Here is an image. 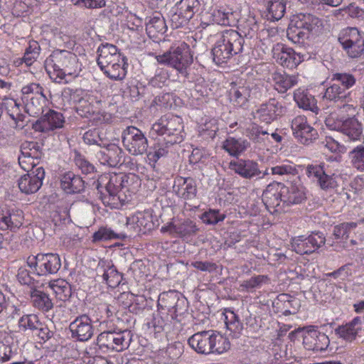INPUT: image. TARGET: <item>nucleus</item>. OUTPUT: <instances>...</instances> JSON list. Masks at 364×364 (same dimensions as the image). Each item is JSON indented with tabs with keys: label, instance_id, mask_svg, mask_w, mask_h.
<instances>
[{
	"label": "nucleus",
	"instance_id": "61",
	"mask_svg": "<svg viewBox=\"0 0 364 364\" xmlns=\"http://www.w3.org/2000/svg\"><path fill=\"white\" fill-rule=\"evenodd\" d=\"M292 249L299 255H310L313 250L308 242V239L304 235H300L293 238L291 241Z\"/></svg>",
	"mask_w": 364,
	"mask_h": 364
},
{
	"label": "nucleus",
	"instance_id": "30",
	"mask_svg": "<svg viewBox=\"0 0 364 364\" xmlns=\"http://www.w3.org/2000/svg\"><path fill=\"white\" fill-rule=\"evenodd\" d=\"M127 224L136 231L146 233L154 227L152 214L149 210L137 211L127 218Z\"/></svg>",
	"mask_w": 364,
	"mask_h": 364
},
{
	"label": "nucleus",
	"instance_id": "18",
	"mask_svg": "<svg viewBox=\"0 0 364 364\" xmlns=\"http://www.w3.org/2000/svg\"><path fill=\"white\" fill-rule=\"evenodd\" d=\"M23 210L18 208H0V230L17 232L24 223Z\"/></svg>",
	"mask_w": 364,
	"mask_h": 364
},
{
	"label": "nucleus",
	"instance_id": "63",
	"mask_svg": "<svg viewBox=\"0 0 364 364\" xmlns=\"http://www.w3.org/2000/svg\"><path fill=\"white\" fill-rule=\"evenodd\" d=\"M353 166L359 171H364V146L358 145L350 154Z\"/></svg>",
	"mask_w": 364,
	"mask_h": 364
},
{
	"label": "nucleus",
	"instance_id": "12",
	"mask_svg": "<svg viewBox=\"0 0 364 364\" xmlns=\"http://www.w3.org/2000/svg\"><path fill=\"white\" fill-rule=\"evenodd\" d=\"M338 41L351 58H359L364 52V35L357 28L348 27L343 29L339 35Z\"/></svg>",
	"mask_w": 364,
	"mask_h": 364
},
{
	"label": "nucleus",
	"instance_id": "39",
	"mask_svg": "<svg viewBox=\"0 0 364 364\" xmlns=\"http://www.w3.org/2000/svg\"><path fill=\"white\" fill-rule=\"evenodd\" d=\"M85 182L80 176L71 171L65 173L60 178V187L67 193H77L84 190Z\"/></svg>",
	"mask_w": 364,
	"mask_h": 364
},
{
	"label": "nucleus",
	"instance_id": "4",
	"mask_svg": "<svg viewBox=\"0 0 364 364\" xmlns=\"http://www.w3.org/2000/svg\"><path fill=\"white\" fill-rule=\"evenodd\" d=\"M244 38L238 31L233 29L225 30L219 36L212 48L213 61L221 65L243 49Z\"/></svg>",
	"mask_w": 364,
	"mask_h": 364
},
{
	"label": "nucleus",
	"instance_id": "5",
	"mask_svg": "<svg viewBox=\"0 0 364 364\" xmlns=\"http://www.w3.org/2000/svg\"><path fill=\"white\" fill-rule=\"evenodd\" d=\"M150 134L162 136L161 141L171 146L179 144L184 139L183 119L171 114H164L152 124Z\"/></svg>",
	"mask_w": 364,
	"mask_h": 364
},
{
	"label": "nucleus",
	"instance_id": "2",
	"mask_svg": "<svg viewBox=\"0 0 364 364\" xmlns=\"http://www.w3.org/2000/svg\"><path fill=\"white\" fill-rule=\"evenodd\" d=\"M97 63L102 73L112 80L120 81L127 76V58L113 44L106 43L99 46Z\"/></svg>",
	"mask_w": 364,
	"mask_h": 364
},
{
	"label": "nucleus",
	"instance_id": "35",
	"mask_svg": "<svg viewBox=\"0 0 364 364\" xmlns=\"http://www.w3.org/2000/svg\"><path fill=\"white\" fill-rule=\"evenodd\" d=\"M362 329V319L360 316L354 317L346 324L339 326L336 329V334L346 341H354Z\"/></svg>",
	"mask_w": 364,
	"mask_h": 364
},
{
	"label": "nucleus",
	"instance_id": "11",
	"mask_svg": "<svg viewBox=\"0 0 364 364\" xmlns=\"http://www.w3.org/2000/svg\"><path fill=\"white\" fill-rule=\"evenodd\" d=\"M130 332L127 331H107L100 333L97 338V344L100 349L122 352L130 345Z\"/></svg>",
	"mask_w": 364,
	"mask_h": 364
},
{
	"label": "nucleus",
	"instance_id": "19",
	"mask_svg": "<svg viewBox=\"0 0 364 364\" xmlns=\"http://www.w3.org/2000/svg\"><path fill=\"white\" fill-rule=\"evenodd\" d=\"M283 183L273 182L263 191L262 201L270 212H279L283 210Z\"/></svg>",
	"mask_w": 364,
	"mask_h": 364
},
{
	"label": "nucleus",
	"instance_id": "34",
	"mask_svg": "<svg viewBox=\"0 0 364 364\" xmlns=\"http://www.w3.org/2000/svg\"><path fill=\"white\" fill-rule=\"evenodd\" d=\"M165 311H161V313L157 311V314H154L151 320L146 324L147 333L155 338H161L165 328L174 320L170 316L165 315Z\"/></svg>",
	"mask_w": 364,
	"mask_h": 364
},
{
	"label": "nucleus",
	"instance_id": "20",
	"mask_svg": "<svg viewBox=\"0 0 364 364\" xmlns=\"http://www.w3.org/2000/svg\"><path fill=\"white\" fill-rule=\"evenodd\" d=\"M171 145L166 144L159 140L155 142L149 149H147L146 162L152 168L153 173L151 175L146 176V178L147 180L151 181H159L160 178L159 173L156 168L157 162L164 157H166L169 151V147Z\"/></svg>",
	"mask_w": 364,
	"mask_h": 364
},
{
	"label": "nucleus",
	"instance_id": "49",
	"mask_svg": "<svg viewBox=\"0 0 364 364\" xmlns=\"http://www.w3.org/2000/svg\"><path fill=\"white\" fill-rule=\"evenodd\" d=\"M12 341L13 338L9 333L0 331V363H6L12 358Z\"/></svg>",
	"mask_w": 364,
	"mask_h": 364
},
{
	"label": "nucleus",
	"instance_id": "59",
	"mask_svg": "<svg viewBox=\"0 0 364 364\" xmlns=\"http://www.w3.org/2000/svg\"><path fill=\"white\" fill-rule=\"evenodd\" d=\"M41 51L39 43L36 41H31L23 54L24 63L27 67L32 65L38 59Z\"/></svg>",
	"mask_w": 364,
	"mask_h": 364
},
{
	"label": "nucleus",
	"instance_id": "23",
	"mask_svg": "<svg viewBox=\"0 0 364 364\" xmlns=\"http://www.w3.org/2000/svg\"><path fill=\"white\" fill-rule=\"evenodd\" d=\"M303 344L308 350L321 353L327 350L330 340L326 333L312 327L304 333Z\"/></svg>",
	"mask_w": 364,
	"mask_h": 364
},
{
	"label": "nucleus",
	"instance_id": "7",
	"mask_svg": "<svg viewBox=\"0 0 364 364\" xmlns=\"http://www.w3.org/2000/svg\"><path fill=\"white\" fill-rule=\"evenodd\" d=\"M321 21L311 14L299 13L291 18L287 36L294 43L304 42L310 32L321 26Z\"/></svg>",
	"mask_w": 364,
	"mask_h": 364
},
{
	"label": "nucleus",
	"instance_id": "41",
	"mask_svg": "<svg viewBox=\"0 0 364 364\" xmlns=\"http://www.w3.org/2000/svg\"><path fill=\"white\" fill-rule=\"evenodd\" d=\"M283 205H290L301 203L306 198L304 188L301 186L291 184L289 186L283 183Z\"/></svg>",
	"mask_w": 364,
	"mask_h": 364
},
{
	"label": "nucleus",
	"instance_id": "17",
	"mask_svg": "<svg viewBox=\"0 0 364 364\" xmlns=\"http://www.w3.org/2000/svg\"><path fill=\"white\" fill-rule=\"evenodd\" d=\"M294 137L301 144H309L316 139L318 132L309 122L305 115H297L291 123Z\"/></svg>",
	"mask_w": 364,
	"mask_h": 364
},
{
	"label": "nucleus",
	"instance_id": "46",
	"mask_svg": "<svg viewBox=\"0 0 364 364\" xmlns=\"http://www.w3.org/2000/svg\"><path fill=\"white\" fill-rule=\"evenodd\" d=\"M341 132L350 141H359L363 134L362 124L356 118H348L345 120Z\"/></svg>",
	"mask_w": 364,
	"mask_h": 364
},
{
	"label": "nucleus",
	"instance_id": "50",
	"mask_svg": "<svg viewBox=\"0 0 364 364\" xmlns=\"http://www.w3.org/2000/svg\"><path fill=\"white\" fill-rule=\"evenodd\" d=\"M49 287L53 291L55 297L60 301H66L71 296V286L64 279L52 281L49 283Z\"/></svg>",
	"mask_w": 364,
	"mask_h": 364
},
{
	"label": "nucleus",
	"instance_id": "25",
	"mask_svg": "<svg viewBox=\"0 0 364 364\" xmlns=\"http://www.w3.org/2000/svg\"><path fill=\"white\" fill-rule=\"evenodd\" d=\"M72 337L79 341H87L93 336L94 327L90 318L85 315L77 316L69 326Z\"/></svg>",
	"mask_w": 364,
	"mask_h": 364
},
{
	"label": "nucleus",
	"instance_id": "14",
	"mask_svg": "<svg viewBox=\"0 0 364 364\" xmlns=\"http://www.w3.org/2000/svg\"><path fill=\"white\" fill-rule=\"evenodd\" d=\"M122 143L132 155H142L147 151L148 139L138 128L129 126L122 133Z\"/></svg>",
	"mask_w": 364,
	"mask_h": 364
},
{
	"label": "nucleus",
	"instance_id": "56",
	"mask_svg": "<svg viewBox=\"0 0 364 364\" xmlns=\"http://www.w3.org/2000/svg\"><path fill=\"white\" fill-rule=\"evenodd\" d=\"M85 94L82 90H73L66 87L63 90L61 97L65 104L76 108V106L78 105Z\"/></svg>",
	"mask_w": 364,
	"mask_h": 364
},
{
	"label": "nucleus",
	"instance_id": "51",
	"mask_svg": "<svg viewBox=\"0 0 364 364\" xmlns=\"http://www.w3.org/2000/svg\"><path fill=\"white\" fill-rule=\"evenodd\" d=\"M268 17L272 21L281 19L285 13L286 4L283 0H264Z\"/></svg>",
	"mask_w": 364,
	"mask_h": 364
},
{
	"label": "nucleus",
	"instance_id": "54",
	"mask_svg": "<svg viewBox=\"0 0 364 364\" xmlns=\"http://www.w3.org/2000/svg\"><path fill=\"white\" fill-rule=\"evenodd\" d=\"M22 102L31 101L35 97L44 95V88L36 82L28 83L22 87L21 90Z\"/></svg>",
	"mask_w": 364,
	"mask_h": 364
},
{
	"label": "nucleus",
	"instance_id": "37",
	"mask_svg": "<svg viewBox=\"0 0 364 364\" xmlns=\"http://www.w3.org/2000/svg\"><path fill=\"white\" fill-rule=\"evenodd\" d=\"M298 82V75H289L286 73L279 72L272 74L273 86L279 93H286L287 90L296 85Z\"/></svg>",
	"mask_w": 364,
	"mask_h": 364
},
{
	"label": "nucleus",
	"instance_id": "31",
	"mask_svg": "<svg viewBox=\"0 0 364 364\" xmlns=\"http://www.w3.org/2000/svg\"><path fill=\"white\" fill-rule=\"evenodd\" d=\"M105 149L97 154V157L102 164L110 167H117L122 164L124 152L122 149L115 144H109L105 146Z\"/></svg>",
	"mask_w": 364,
	"mask_h": 364
},
{
	"label": "nucleus",
	"instance_id": "42",
	"mask_svg": "<svg viewBox=\"0 0 364 364\" xmlns=\"http://www.w3.org/2000/svg\"><path fill=\"white\" fill-rule=\"evenodd\" d=\"M32 304L42 312H48L53 308V303L49 294L37 288L30 291Z\"/></svg>",
	"mask_w": 364,
	"mask_h": 364
},
{
	"label": "nucleus",
	"instance_id": "52",
	"mask_svg": "<svg viewBox=\"0 0 364 364\" xmlns=\"http://www.w3.org/2000/svg\"><path fill=\"white\" fill-rule=\"evenodd\" d=\"M2 109H4L10 117L14 121H21L23 106L13 98H4L1 103Z\"/></svg>",
	"mask_w": 364,
	"mask_h": 364
},
{
	"label": "nucleus",
	"instance_id": "1",
	"mask_svg": "<svg viewBox=\"0 0 364 364\" xmlns=\"http://www.w3.org/2000/svg\"><path fill=\"white\" fill-rule=\"evenodd\" d=\"M50 77L57 83L68 82V77H76L81 70L77 56L66 50H55L45 61Z\"/></svg>",
	"mask_w": 364,
	"mask_h": 364
},
{
	"label": "nucleus",
	"instance_id": "36",
	"mask_svg": "<svg viewBox=\"0 0 364 364\" xmlns=\"http://www.w3.org/2000/svg\"><path fill=\"white\" fill-rule=\"evenodd\" d=\"M198 136L203 139H213L219 129L218 120L215 117L204 116L197 123Z\"/></svg>",
	"mask_w": 364,
	"mask_h": 364
},
{
	"label": "nucleus",
	"instance_id": "45",
	"mask_svg": "<svg viewBox=\"0 0 364 364\" xmlns=\"http://www.w3.org/2000/svg\"><path fill=\"white\" fill-rule=\"evenodd\" d=\"M223 319L226 328L230 331V335L237 338L242 333L243 326L238 316L232 310L225 309L223 314Z\"/></svg>",
	"mask_w": 364,
	"mask_h": 364
},
{
	"label": "nucleus",
	"instance_id": "24",
	"mask_svg": "<svg viewBox=\"0 0 364 364\" xmlns=\"http://www.w3.org/2000/svg\"><path fill=\"white\" fill-rule=\"evenodd\" d=\"M198 6V0H181L171 16L172 23L176 28L185 26L193 17Z\"/></svg>",
	"mask_w": 364,
	"mask_h": 364
},
{
	"label": "nucleus",
	"instance_id": "28",
	"mask_svg": "<svg viewBox=\"0 0 364 364\" xmlns=\"http://www.w3.org/2000/svg\"><path fill=\"white\" fill-rule=\"evenodd\" d=\"M230 168L244 178L250 179L261 174L257 162L252 160L237 159L230 161Z\"/></svg>",
	"mask_w": 364,
	"mask_h": 364
},
{
	"label": "nucleus",
	"instance_id": "57",
	"mask_svg": "<svg viewBox=\"0 0 364 364\" xmlns=\"http://www.w3.org/2000/svg\"><path fill=\"white\" fill-rule=\"evenodd\" d=\"M83 141L88 145H97L99 146H106L107 140L102 136L101 132L98 129L94 128L85 132L82 136Z\"/></svg>",
	"mask_w": 364,
	"mask_h": 364
},
{
	"label": "nucleus",
	"instance_id": "53",
	"mask_svg": "<svg viewBox=\"0 0 364 364\" xmlns=\"http://www.w3.org/2000/svg\"><path fill=\"white\" fill-rule=\"evenodd\" d=\"M211 346V353L222 354L230 348V343L225 336L212 331Z\"/></svg>",
	"mask_w": 364,
	"mask_h": 364
},
{
	"label": "nucleus",
	"instance_id": "9",
	"mask_svg": "<svg viewBox=\"0 0 364 364\" xmlns=\"http://www.w3.org/2000/svg\"><path fill=\"white\" fill-rule=\"evenodd\" d=\"M200 230L196 222L191 218H173L161 228L163 234H167L171 237L180 238L189 242L197 235Z\"/></svg>",
	"mask_w": 364,
	"mask_h": 364
},
{
	"label": "nucleus",
	"instance_id": "21",
	"mask_svg": "<svg viewBox=\"0 0 364 364\" xmlns=\"http://www.w3.org/2000/svg\"><path fill=\"white\" fill-rule=\"evenodd\" d=\"M45 178V171L41 166L23 175L18 180L20 191L27 195L36 193L42 186Z\"/></svg>",
	"mask_w": 364,
	"mask_h": 364
},
{
	"label": "nucleus",
	"instance_id": "62",
	"mask_svg": "<svg viewBox=\"0 0 364 364\" xmlns=\"http://www.w3.org/2000/svg\"><path fill=\"white\" fill-rule=\"evenodd\" d=\"M120 238L119 235L115 232L110 228L100 227L92 236V242H97Z\"/></svg>",
	"mask_w": 364,
	"mask_h": 364
},
{
	"label": "nucleus",
	"instance_id": "6",
	"mask_svg": "<svg viewBox=\"0 0 364 364\" xmlns=\"http://www.w3.org/2000/svg\"><path fill=\"white\" fill-rule=\"evenodd\" d=\"M158 63L176 69L182 76L187 77L188 68L193 62L190 46L185 42H178L162 54L151 53Z\"/></svg>",
	"mask_w": 364,
	"mask_h": 364
},
{
	"label": "nucleus",
	"instance_id": "38",
	"mask_svg": "<svg viewBox=\"0 0 364 364\" xmlns=\"http://www.w3.org/2000/svg\"><path fill=\"white\" fill-rule=\"evenodd\" d=\"M294 100L299 108L318 114L319 108L315 97L307 90L299 87L294 92Z\"/></svg>",
	"mask_w": 364,
	"mask_h": 364
},
{
	"label": "nucleus",
	"instance_id": "58",
	"mask_svg": "<svg viewBox=\"0 0 364 364\" xmlns=\"http://www.w3.org/2000/svg\"><path fill=\"white\" fill-rule=\"evenodd\" d=\"M348 94L339 85L333 84L326 88L324 97L335 102H343V100L348 98Z\"/></svg>",
	"mask_w": 364,
	"mask_h": 364
},
{
	"label": "nucleus",
	"instance_id": "13",
	"mask_svg": "<svg viewBox=\"0 0 364 364\" xmlns=\"http://www.w3.org/2000/svg\"><path fill=\"white\" fill-rule=\"evenodd\" d=\"M306 174L314 183L323 191H330L338 186L337 175L327 171L324 163L308 165Z\"/></svg>",
	"mask_w": 364,
	"mask_h": 364
},
{
	"label": "nucleus",
	"instance_id": "33",
	"mask_svg": "<svg viewBox=\"0 0 364 364\" xmlns=\"http://www.w3.org/2000/svg\"><path fill=\"white\" fill-rule=\"evenodd\" d=\"M211 337L212 331L198 332L188 338V343L198 353L210 354L213 351Z\"/></svg>",
	"mask_w": 364,
	"mask_h": 364
},
{
	"label": "nucleus",
	"instance_id": "29",
	"mask_svg": "<svg viewBox=\"0 0 364 364\" xmlns=\"http://www.w3.org/2000/svg\"><path fill=\"white\" fill-rule=\"evenodd\" d=\"M98 272H102L103 280L110 288L118 287L122 281V274L118 272L110 260H100L97 266Z\"/></svg>",
	"mask_w": 364,
	"mask_h": 364
},
{
	"label": "nucleus",
	"instance_id": "22",
	"mask_svg": "<svg viewBox=\"0 0 364 364\" xmlns=\"http://www.w3.org/2000/svg\"><path fill=\"white\" fill-rule=\"evenodd\" d=\"M95 102H97V100L94 96L85 93L78 105L76 106L77 113L82 117L91 118L96 124L107 122L109 120L107 114L96 112L94 106Z\"/></svg>",
	"mask_w": 364,
	"mask_h": 364
},
{
	"label": "nucleus",
	"instance_id": "26",
	"mask_svg": "<svg viewBox=\"0 0 364 364\" xmlns=\"http://www.w3.org/2000/svg\"><path fill=\"white\" fill-rule=\"evenodd\" d=\"M172 188L178 198L185 200L195 198L198 192L196 182L191 177L176 176Z\"/></svg>",
	"mask_w": 364,
	"mask_h": 364
},
{
	"label": "nucleus",
	"instance_id": "60",
	"mask_svg": "<svg viewBox=\"0 0 364 364\" xmlns=\"http://www.w3.org/2000/svg\"><path fill=\"white\" fill-rule=\"evenodd\" d=\"M223 148L231 156H237L245 150V141L228 137L224 141Z\"/></svg>",
	"mask_w": 364,
	"mask_h": 364
},
{
	"label": "nucleus",
	"instance_id": "10",
	"mask_svg": "<svg viewBox=\"0 0 364 364\" xmlns=\"http://www.w3.org/2000/svg\"><path fill=\"white\" fill-rule=\"evenodd\" d=\"M26 263L33 272L38 276L54 274L61 267V260L56 253H39L28 257Z\"/></svg>",
	"mask_w": 364,
	"mask_h": 364
},
{
	"label": "nucleus",
	"instance_id": "8",
	"mask_svg": "<svg viewBox=\"0 0 364 364\" xmlns=\"http://www.w3.org/2000/svg\"><path fill=\"white\" fill-rule=\"evenodd\" d=\"M232 13L225 7L218 5V0H202L200 25L205 28L210 24L230 26Z\"/></svg>",
	"mask_w": 364,
	"mask_h": 364
},
{
	"label": "nucleus",
	"instance_id": "27",
	"mask_svg": "<svg viewBox=\"0 0 364 364\" xmlns=\"http://www.w3.org/2000/svg\"><path fill=\"white\" fill-rule=\"evenodd\" d=\"M178 301L179 299L176 291L162 292L159 294L158 299V312L165 311V315H168L171 318L176 319L178 314H181L179 311Z\"/></svg>",
	"mask_w": 364,
	"mask_h": 364
},
{
	"label": "nucleus",
	"instance_id": "44",
	"mask_svg": "<svg viewBox=\"0 0 364 364\" xmlns=\"http://www.w3.org/2000/svg\"><path fill=\"white\" fill-rule=\"evenodd\" d=\"M146 31L150 38H157L159 34L166 31V23L161 14L154 13L149 17L146 23Z\"/></svg>",
	"mask_w": 364,
	"mask_h": 364
},
{
	"label": "nucleus",
	"instance_id": "32",
	"mask_svg": "<svg viewBox=\"0 0 364 364\" xmlns=\"http://www.w3.org/2000/svg\"><path fill=\"white\" fill-rule=\"evenodd\" d=\"M64 122V117L61 113L50 110L41 121L33 125V128L36 131L48 132L63 127Z\"/></svg>",
	"mask_w": 364,
	"mask_h": 364
},
{
	"label": "nucleus",
	"instance_id": "43",
	"mask_svg": "<svg viewBox=\"0 0 364 364\" xmlns=\"http://www.w3.org/2000/svg\"><path fill=\"white\" fill-rule=\"evenodd\" d=\"M244 134L253 143L262 144L269 139V134L267 129L257 122L249 123L245 129Z\"/></svg>",
	"mask_w": 364,
	"mask_h": 364
},
{
	"label": "nucleus",
	"instance_id": "64",
	"mask_svg": "<svg viewBox=\"0 0 364 364\" xmlns=\"http://www.w3.org/2000/svg\"><path fill=\"white\" fill-rule=\"evenodd\" d=\"M230 95L240 105H244L250 96V90L245 86H240L237 87H232L230 90Z\"/></svg>",
	"mask_w": 364,
	"mask_h": 364
},
{
	"label": "nucleus",
	"instance_id": "48",
	"mask_svg": "<svg viewBox=\"0 0 364 364\" xmlns=\"http://www.w3.org/2000/svg\"><path fill=\"white\" fill-rule=\"evenodd\" d=\"M41 321L38 316L34 314H24L18 321V332L26 333V331L33 332L41 326Z\"/></svg>",
	"mask_w": 364,
	"mask_h": 364
},
{
	"label": "nucleus",
	"instance_id": "15",
	"mask_svg": "<svg viewBox=\"0 0 364 364\" xmlns=\"http://www.w3.org/2000/svg\"><path fill=\"white\" fill-rule=\"evenodd\" d=\"M286 112V107L276 99H269L265 103L261 104L252 112L254 119L266 124H270Z\"/></svg>",
	"mask_w": 364,
	"mask_h": 364
},
{
	"label": "nucleus",
	"instance_id": "3",
	"mask_svg": "<svg viewBox=\"0 0 364 364\" xmlns=\"http://www.w3.org/2000/svg\"><path fill=\"white\" fill-rule=\"evenodd\" d=\"M107 181L105 188L107 194L102 196L105 205L111 208H117L125 200V193L129 191V186L134 181H137L135 174L113 173L102 176L100 182Z\"/></svg>",
	"mask_w": 364,
	"mask_h": 364
},
{
	"label": "nucleus",
	"instance_id": "55",
	"mask_svg": "<svg viewBox=\"0 0 364 364\" xmlns=\"http://www.w3.org/2000/svg\"><path fill=\"white\" fill-rule=\"evenodd\" d=\"M353 222L351 223H343L338 225H336L333 228V235L334 239L338 242L345 243L350 237V235L353 232V228L355 227Z\"/></svg>",
	"mask_w": 364,
	"mask_h": 364
},
{
	"label": "nucleus",
	"instance_id": "16",
	"mask_svg": "<svg viewBox=\"0 0 364 364\" xmlns=\"http://www.w3.org/2000/svg\"><path fill=\"white\" fill-rule=\"evenodd\" d=\"M272 53L276 62L288 69L296 68L303 61L302 55L283 43L275 44L272 48Z\"/></svg>",
	"mask_w": 364,
	"mask_h": 364
},
{
	"label": "nucleus",
	"instance_id": "40",
	"mask_svg": "<svg viewBox=\"0 0 364 364\" xmlns=\"http://www.w3.org/2000/svg\"><path fill=\"white\" fill-rule=\"evenodd\" d=\"M270 279L267 275L254 274L251 277L240 282L238 291L245 293H255L264 285L269 284Z\"/></svg>",
	"mask_w": 364,
	"mask_h": 364
},
{
	"label": "nucleus",
	"instance_id": "47",
	"mask_svg": "<svg viewBox=\"0 0 364 364\" xmlns=\"http://www.w3.org/2000/svg\"><path fill=\"white\" fill-rule=\"evenodd\" d=\"M25 111L31 117H38L44 112L48 105L45 95L33 98L31 101L23 102Z\"/></svg>",
	"mask_w": 364,
	"mask_h": 364
}]
</instances>
